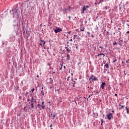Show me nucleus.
Returning a JSON list of instances; mask_svg holds the SVG:
<instances>
[{
  "label": "nucleus",
  "instance_id": "nucleus-1",
  "mask_svg": "<svg viewBox=\"0 0 129 129\" xmlns=\"http://www.w3.org/2000/svg\"><path fill=\"white\" fill-rule=\"evenodd\" d=\"M75 38L78 40H81V39H82V36L79 33L77 35H75L74 36L73 39L75 40Z\"/></svg>",
  "mask_w": 129,
  "mask_h": 129
},
{
  "label": "nucleus",
  "instance_id": "nucleus-2",
  "mask_svg": "<svg viewBox=\"0 0 129 129\" xmlns=\"http://www.w3.org/2000/svg\"><path fill=\"white\" fill-rule=\"evenodd\" d=\"M12 12L14 16H16L18 17V16H19V13H18V9L16 8L15 9L13 10Z\"/></svg>",
  "mask_w": 129,
  "mask_h": 129
},
{
  "label": "nucleus",
  "instance_id": "nucleus-3",
  "mask_svg": "<svg viewBox=\"0 0 129 129\" xmlns=\"http://www.w3.org/2000/svg\"><path fill=\"white\" fill-rule=\"evenodd\" d=\"M54 31L55 33H61L62 29L60 27H56Z\"/></svg>",
  "mask_w": 129,
  "mask_h": 129
},
{
  "label": "nucleus",
  "instance_id": "nucleus-4",
  "mask_svg": "<svg viewBox=\"0 0 129 129\" xmlns=\"http://www.w3.org/2000/svg\"><path fill=\"white\" fill-rule=\"evenodd\" d=\"M92 80V81H97L98 80V79H97L96 77H94V75L91 76L89 80Z\"/></svg>",
  "mask_w": 129,
  "mask_h": 129
},
{
  "label": "nucleus",
  "instance_id": "nucleus-5",
  "mask_svg": "<svg viewBox=\"0 0 129 129\" xmlns=\"http://www.w3.org/2000/svg\"><path fill=\"white\" fill-rule=\"evenodd\" d=\"M106 117L107 119H109V120H110L112 117H113V116L112 115V113H109L106 115Z\"/></svg>",
  "mask_w": 129,
  "mask_h": 129
},
{
  "label": "nucleus",
  "instance_id": "nucleus-6",
  "mask_svg": "<svg viewBox=\"0 0 129 129\" xmlns=\"http://www.w3.org/2000/svg\"><path fill=\"white\" fill-rule=\"evenodd\" d=\"M106 85V84L105 83V82H102L101 85V88H102V89H104Z\"/></svg>",
  "mask_w": 129,
  "mask_h": 129
},
{
  "label": "nucleus",
  "instance_id": "nucleus-7",
  "mask_svg": "<svg viewBox=\"0 0 129 129\" xmlns=\"http://www.w3.org/2000/svg\"><path fill=\"white\" fill-rule=\"evenodd\" d=\"M88 8H89V6H84L83 8V11L85 12L88 9Z\"/></svg>",
  "mask_w": 129,
  "mask_h": 129
},
{
  "label": "nucleus",
  "instance_id": "nucleus-8",
  "mask_svg": "<svg viewBox=\"0 0 129 129\" xmlns=\"http://www.w3.org/2000/svg\"><path fill=\"white\" fill-rule=\"evenodd\" d=\"M44 101H42L41 102L42 105L41 106L42 109H45V105H44Z\"/></svg>",
  "mask_w": 129,
  "mask_h": 129
},
{
  "label": "nucleus",
  "instance_id": "nucleus-9",
  "mask_svg": "<svg viewBox=\"0 0 129 129\" xmlns=\"http://www.w3.org/2000/svg\"><path fill=\"white\" fill-rule=\"evenodd\" d=\"M65 49H66L67 52H68V53H69V52L71 51V50H70V49H69V48H68L67 47H66Z\"/></svg>",
  "mask_w": 129,
  "mask_h": 129
},
{
  "label": "nucleus",
  "instance_id": "nucleus-10",
  "mask_svg": "<svg viewBox=\"0 0 129 129\" xmlns=\"http://www.w3.org/2000/svg\"><path fill=\"white\" fill-rule=\"evenodd\" d=\"M121 43H122V40H120V38L119 39V45L120 46H122V44H121Z\"/></svg>",
  "mask_w": 129,
  "mask_h": 129
},
{
  "label": "nucleus",
  "instance_id": "nucleus-11",
  "mask_svg": "<svg viewBox=\"0 0 129 129\" xmlns=\"http://www.w3.org/2000/svg\"><path fill=\"white\" fill-rule=\"evenodd\" d=\"M51 115L52 116V119H54V118H55V117H56V115L55 114H53L52 113L51 114Z\"/></svg>",
  "mask_w": 129,
  "mask_h": 129
},
{
  "label": "nucleus",
  "instance_id": "nucleus-12",
  "mask_svg": "<svg viewBox=\"0 0 129 129\" xmlns=\"http://www.w3.org/2000/svg\"><path fill=\"white\" fill-rule=\"evenodd\" d=\"M66 60H70V54L67 55Z\"/></svg>",
  "mask_w": 129,
  "mask_h": 129
},
{
  "label": "nucleus",
  "instance_id": "nucleus-13",
  "mask_svg": "<svg viewBox=\"0 0 129 129\" xmlns=\"http://www.w3.org/2000/svg\"><path fill=\"white\" fill-rule=\"evenodd\" d=\"M104 67H105V68L108 69V68L109 67V66L108 65V64L106 63V64L104 65Z\"/></svg>",
  "mask_w": 129,
  "mask_h": 129
},
{
  "label": "nucleus",
  "instance_id": "nucleus-14",
  "mask_svg": "<svg viewBox=\"0 0 129 129\" xmlns=\"http://www.w3.org/2000/svg\"><path fill=\"white\" fill-rule=\"evenodd\" d=\"M60 70H62V68H63V63H60Z\"/></svg>",
  "mask_w": 129,
  "mask_h": 129
},
{
  "label": "nucleus",
  "instance_id": "nucleus-15",
  "mask_svg": "<svg viewBox=\"0 0 129 129\" xmlns=\"http://www.w3.org/2000/svg\"><path fill=\"white\" fill-rule=\"evenodd\" d=\"M34 101V97H32L31 102V103H33V102Z\"/></svg>",
  "mask_w": 129,
  "mask_h": 129
},
{
  "label": "nucleus",
  "instance_id": "nucleus-16",
  "mask_svg": "<svg viewBox=\"0 0 129 129\" xmlns=\"http://www.w3.org/2000/svg\"><path fill=\"white\" fill-rule=\"evenodd\" d=\"M40 42H43V46L45 45V44H46V42H45V41H44V40H41Z\"/></svg>",
  "mask_w": 129,
  "mask_h": 129
},
{
  "label": "nucleus",
  "instance_id": "nucleus-17",
  "mask_svg": "<svg viewBox=\"0 0 129 129\" xmlns=\"http://www.w3.org/2000/svg\"><path fill=\"white\" fill-rule=\"evenodd\" d=\"M100 55L103 56V58H104V56H105V55H104V54H103V53H100Z\"/></svg>",
  "mask_w": 129,
  "mask_h": 129
},
{
  "label": "nucleus",
  "instance_id": "nucleus-18",
  "mask_svg": "<svg viewBox=\"0 0 129 129\" xmlns=\"http://www.w3.org/2000/svg\"><path fill=\"white\" fill-rule=\"evenodd\" d=\"M31 107H32V108H34V103H31Z\"/></svg>",
  "mask_w": 129,
  "mask_h": 129
},
{
  "label": "nucleus",
  "instance_id": "nucleus-19",
  "mask_svg": "<svg viewBox=\"0 0 129 129\" xmlns=\"http://www.w3.org/2000/svg\"><path fill=\"white\" fill-rule=\"evenodd\" d=\"M40 106H41V105L40 104H38L37 105V107H39V108H41V107Z\"/></svg>",
  "mask_w": 129,
  "mask_h": 129
},
{
  "label": "nucleus",
  "instance_id": "nucleus-20",
  "mask_svg": "<svg viewBox=\"0 0 129 129\" xmlns=\"http://www.w3.org/2000/svg\"><path fill=\"white\" fill-rule=\"evenodd\" d=\"M101 125H102V123H103V122H104L103 119H101Z\"/></svg>",
  "mask_w": 129,
  "mask_h": 129
},
{
  "label": "nucleus",
  "instance_id": "nucleus-21",
  "mask_svg": "<svg viewBox=\"0 0 129 129\" xmlns=\"http://www.w3.org/2000/svg\"><path fill=\"white\" fill-rule=\"evenodd\" d=\"M31 91H32V92H33V91H35V89L33 88V89L31 90Z\"/></svg>",
  "mask_w": 129,
  "mask_h": 129
},
{
  "label": "nucleus",
  "instance_id": "nucleus-22",
  "mask_svg": "<svg viewBox=\"0 0 129 129\" xmlns=\"http://www.w3.org/2000/svg\"><path fill=\"white\" fill-rule=\"evenodd\" d=\"M84 29H81L80 30V32H84Z\"/></svg>",
  "mask_w": 129,
  "mask_h": 129
},
{
  "label": "nucleus",
  "instance_id": "nucleus-23",
  "mask_svg": "<svg viewBox=\"0 0 129 129\" xmlns=\"http://www.w3.org/2000/svg\"><path fill=\"white\" fill-rule=\"evenodd\" d=\"M125 62H127V63H128V62H129V59H127V60H125Z\"/></svg>",
  "mask_w": 129,
  "mask_h": 129
},
{
  "label": "nucleus",
  "instance_id": "nucleus-24",
  "mask_svg": "<svg viewBox=\"0 0 129 129\" xmlns=\"http://www.w3.org/2000/svg\"><path fill=\"white\" fill-rule=\"evenodd\" d=\"M69 78H71V77H68V79H67V81H69Z\"/></svg>",
  "mask_w": 129,
  "mask_h": 129
},
{
  "label": "nucleus",
  "instance_id": "nucleus-25",
  "mask_svg": "<svg viewBox=\"0 0 129 129\" xmlns=\"http://www.w3.org/2000/svg\"><path fill=\"white\" fill-rule=\"evenodd\" d=\"M70 42H73V40L72 39H71L70 40Z\"/></svg>",
  "mask_w": 129,
  "mask_h": 129
},
{
  "label": "nucleus",
  "instance_id": "nucleus-26",
  "mask_svg": "<svg viewBox=\"0 0 129 129\" xmlns=\"http://www.w3.org/2000/svg\"><path fill=\"white\" fill-rule=\"evenodd\" d=\"M113 44L114 45H116V44H117V43L116 42H113Z\"/></svg>",
  "mask_w": 129,
  "mask_h": 129
},
{
  "label": "nucleus",
  "instance_id": "nucleus-27",
  "mask_svg": "<svg viewBox=\"0 0 129 129\" xmlns=\"http://www.w3.org/2000/svg\"><path fill=\"white\" fill-rule=\"evenodd\" d=\"M127 114H129V109H127Z\"/></svg>",
  "mask_w": 129,
  "mask_h": 129
},
{
  "label": "nucleus",
  "instance_id": "nucleus-28",
  "mask_svg": "<svg viewBox=\"0 0 129 129\" xmlns=\"http://www.w3.org/2000/svg\"><path fill=\"white\" fill-rule=\"evenodd\" d=\"M100 56V54H97V55H96V57H97V56Z\"/></svg>",
  "mask_w": 129,
  "mask_h": 129
},
{
  "label": "nucleus",
  "instance_id": "nucleus-29",
  "mask_svg": "<svg viewBox=\"0 0 129 129\" xmlns=\"http://www.w3.org/2000/svg\"><path fill=\"white\" fill-rule=\"evenodd\" d=\"M121 108L123 109V108H124L123 105H121Z\"/></svg>",
  "mask_w": 129,
  "mask_h": 129
},
{
  "label": "nucleus",
  "instance_id": "nucleus-30",
  "mask_svg": "<svg viewBox=\"0 0 129 129\" xmlns=\"http://www.w3.org/2000/svg\"><path fill=\"white\" fill-rule=\"evenodd\" d=\"M50 126V127H52L53 126V124H51Z\"/></svg>",
  "mask_w": 129,
  "mask_h": 129
},
{
  "label": "nucleus",
  "instance_id": "nucleus-31",
  "mask_svg": "<svg viewBox=\"0 0 129 129\" xmlns=\"http://www.w3.org/2000/svg\"><path fill=\"white\" fill-rule=\"evenodd\" d=\"M117 60L116 59H115L113 60V62L114 63L115 62H116Z\"/></svg>",
  "mask_w": 129,
  "mask_h": 129
},
{
  "label": "nucleus",
  "instance_id": "nucleus-32",
  "mask_svg": "<svg viewBox=\"0 0 129 129\" xmlns=\"http://www.w3.org/2000/svg\"><path fill=\"white\" fill-rule=\"evenodd\" d=\"M41 93H42V95H44V92L43 91H41Z\"/></svg>",
  "mask_w": 129,
  "mask_h": 129
},
{
  "label": "nucleus",
  "instance_id": "nucleus-33",
  "mask_svg": "<svg viewBox=\"0 0 129 129\" xmlns=\"http://www.w3.org/2000/svg\"><path fill=\"white\" fill-rule=\"evenodd\" d=\"M63 68H64V69H66V66H63Z\"/></svg>",
  "mask_w": 129,
  "mask_h": 129
},
{
  "label": "nucleus",
  "instance_id": "nucleus-34",
  "mask_svg": "<svg viewBox=\"0 0 129 129\" xmlns=\"http://www.w3.org/2000/svg\"><path fill=\"white\" fill-rule=\"evenodd\" d=\"M99 48H100V49H103V47H102L101 46H99Z\"/></svg>",
  "mask_w": 129,
  "mask_h": 129
},
{
  "label": "nucleus",
  "instance_id": "nucleus-35",
  "mask_svg": "<svg viewBox=\"0 0 129 129\" xmlns=\"http://www.w3.org/2000/svg\"><path fill=\"white\" fill-rule=\"evenodd\" d=\"M75 84L76 83H74L73 87H75Z\"/></svg>",
  "mask_w": 129,
  "mask_h": 129
},
{
  "label": "nucleus",
  "instance_id": "nucleus-36",
  "mask_svg": "<svg viewBox=\"0 0 129 129\" xmlns=\"http://www.w3.org/2000/svg\"><path fill=\"white\" fill-rule=\"evenodd\" d=\"M125 109H126V110H127V109H128V108H127V107H125Z\"/></svg>",
  "mask_w": 129,
  "mask_h": 129
},
{
  "label": "nucleus",
  "instance_id": "nucleus-37",
  "mask_svg": "<svg viewBox=\"0 0 129 129\" xmlns=\"http://www.w3.org/2000/svg\"><path fill=\"white\" fill-rule=\"evenodd\" d=\"M101 3V1H100L99 3H98V4L99 5Z\"/></svg>",
  "mask_w": 129,
  "mask_h": 129
},
{
  "label": "nucleus",
  "instance_id": "nucleus-38",
  "mask_svg": "<svg viewBox=\"0 0 129 129\" xmlns=\"http://www.w3.org/2000/svg\"><path fill=\"white\" fill-rule=\"evenodd\" d=\"M119 106H121V104L120 103L119 104Z\"/></svg>",
  "mask_w": 129,
  "mask_h": 129
},
{
  "label": "nucleus",
  "instance_id": "nucleus-39",
  "mask_svg": "<svg viewBox=\"0 0 129 129\" xmlns=\"http://www.w3.org/2000/svg\"><path fill=\"white\" fill-rule=\"evenodd\" d=\"M92 38H94V36H93V35H92Z\"/></svg>",
  "mask_w": 129,
  "mask_h": 129
},
{
  "label": "nucleus",
  "instance_id": "nucleus-40",
  "mask_svg": "<svg viewBox=\"0 0 129 129\" xmlns=\"http://www.w3.org/2000/svg\"><path fill=\"white\" fill-rule=\"evenodd\" d=\"M102 116H103V117H104V116H105L104 114H103Z\"/></svg>",
  "mask_w": 129,
  "mask_h": 129
},
{
  "label": "nucleus",
  "instance_id": "nucleus-41",
  "mask_svg": "<svg viewBox=\"0 0 129 129\" xmlns=\"http://www.w3.org/2000/svg\"><path fill=\"white\" fill-rule=\"evenodd\" d=\"M39 45H40V46H42V43H40L39 44Z\"/></svg>",
  "mask_w": 129,
  "mask_h": 129
},
{
  "label": "nucleus",
  "instance_id": "nucleus-42",
  "mask_svg": "<svg viewBox=\"0 0 129 129\" xmlns=\"http://www.w3.org/2000/svg\"><path fill=\"white\" fill-rule=\"evenodd\" d=\"M69 19L70 20V19L71 18V16H69Z\"/></svg>",
  "mask_w": 129,
  "mask_h": 129
},
{
  "label": "nucleus",
  "instance_id": "nucleus-43",
  "mask_svg": "<svg viewBox=\"0 0 129 129\" xmlns=\"http://www.w3.org/2000/svg\"><path fill=\"white\" fill-rule=\"evenodd\" d=\"M115 96H117V94H115Z\"/></svg>",
  "mask_w": 129,
  "mask_h": 129
},
{
  "label": "nucleus",
  "instance_id": "nucleus-44",
  "mask_svg": "<svg viewBox=\"0 0 129 129\" xmlns=\"http://www.w3.org/2000/svg\"><path fill=\"white\" fill-rule=\"evenodd\" d=\"M76 49H78V46H76Z\"/></svg>",
  "mask_w": 129,
  "mask_h": 129
},
{
  "label": "nucleus",
  "instance_id": "nucleus-45",
  "mask_svg": "<svg viewBox=\"0 0 129 129\" xmlns=\"http://www.w3.org/2000/svg\"><path fill=\"white\" fill-rule=\"evenodd\" d=\"M88 98H90V95L89 96Z\"/></svg>",
  "mask_w": 129,
  "mask_h": 129
},
{
  "label": "nucleus",
  "instance_id": "nucleus-46",
  "mask_svg": "<svg viewBox=\"0 0 129 129\" xmlns=\"http://www.w3.org/2000/svg\"><path fill=\"white\" fill-rule=\"evenodd\" d=\"M127 26L128 27V28H129V25H128V24H127Z\"/></svg>",
  "mask_w": 129,
  "mask_h": 129
},
{
  "label": "nucleus",
  "instance_id": "nucleus-47",
  "mask_svg": "<svg viewBox=\"0 0 129 129\" xmlns=\"http://www.w3.org/2000/svg\"><path fill=\"white\" fill-rule=\"evenodd\" d=\"M101 2V3H102V2H103V0H102V1H100Z\"/></svg>",
  "mask_w": 129,
  "mask_h": 129
},
{
  "label": "nucleus",
  "instance_id": "nucleus-48",
  "mask_svg": "<svg viewBox=\"0 0 129 129\" xmlns=\"http://www.w3.org/2000/svg\"><path fill=\"white\" fill-rule=\"evenodd\" d=\"M88 35H90V33H88Z\"/></svg>",
  "mask_w": 129,
  "mask_h": 129
},
{
  "label": "nucleus",
  "instance_id": "nucleus-49",
  "mask_svg": "<svg viewBox=\"0 0 129 129\" xmlns=\"http://www.w3.org/2000/svg\"><path fill=\"white\" fill-rule=\"evenodd\" d=\"M37 77H39V75H37Z\"/></svg>",
  "mask_w": 129,
  "mask_h": 129
},
{
  "label": "nucleus",
  "instance_id": "nucleus-50",
  "mask_svg": "<svg viewBox=\"0 0 129 129\" xmlns=\"http://www.w3.org/2000/svg\"><path fill=\"white\" fill-rule=\"evenodd\" d=\"M112 112H114V111H112Z\"/></svg>",
  "mask_w": 129,
  "mask_h": 129
},
{
  "label": "nucleus",
  "instance_id": "nucleus-51",
  "mask_svg": "<svg viewBox=\"0 0 129 129\" xmlns=\"http://www.w3.org/2000/svg\"><path fill=\"white\" fill-rule=\"evenodd\" d=\"M65 11H68V9H66Z\"/></svg>",
  "mask_w": 129,
  "mask_h": 129
},
{
  "label": "nucleus",
  "instance_id": "nucleus-52",
  "mask_svg": "<svg viewBox=\"0 0 129 129\" xmlns=\"http://www.w3.org/2000/svg\"><path fill=\"white\" fill-rule=\"evenodd\" d=\"M126 33H129V31H127Z\"/></svg>",
  "mask_w": 129,
  "mask_h": 129
},
{
  "label": "nucleus",
  "instance_id": "nucleus-53",
  "mask_svg": "<svg viewBox=\"0 0 129 129\" xmlns=\"http://www.w3.org/2000/svg\"><path fill=\"white\" fill-rule=\"evenodd\" d=\"M52 73H53V74L55 73V72H53Z\"/></svg>",
  "mask_w": 129,
  "mask_h": 129
},
{
  "label": "nucleus",
  "instance_id": "nucleus-54",
  "mask_svg": "<svg viewBox=\"0 0 129 129\" xmlns=\"http://www.w3.org/2000/svg\"><path fill=\"white\" fill-rule=\"evenodd\" d=\"M74 83H75L76 82V81H74Z\"/></svg>",
  "mask_w": 129,
  "mask_h": 129
},
{
  "label": "nucleus",
  "instance_id": "nucleus-55",
  "mask_svg": "<svg viewBox=\"0 0 129 129\" xmlns=\"http://www.w3.org/2000/svg\"><path fill=\"white\" fill-rule=\"evenodd\" d=\"M42 89H44V88H43V87H42Z\"/></svg>",
  "mask_w": 129,
  "mask_h": 129
},
{
  "label": "nucleus",
  "instance_id": "nucleus-56",
  "mask_svg": "<svg viewBox=\"0 0 129 129\" xmlns=\"http://www.w3.org/2000/svg\"><path fill=\"white\" fill-rule=\"evenodd\" d=\"M69 9H70V7H69Z\"/></svg>",
  "mask_w": 129,
  "mask_h": 129
},
{
  "label": "nucleus",
  "instance_id": "nucleus-57",
  "mask_svg": "<svg viewBox=\"0 0 129 129\" xmlns=\"http://www.w3.org/2000/svg\"><path fill=\"white\" fill-rule=\"evenodd\" d=\"M95 5H97L96 3H95Z\"/></svg>",
  "mask_w": 129,
  "mask_h": 129
},
{
  "label": "nucleus",
  "instance_id": "nucleus-58",
  "mask_svg": "<svg viewBox=\"0 0 129 129\" xmlns=\"http://www.w3.org/2000/svg\"><path fill=\"white\" fill-rule=\"evenodd\" d=\"M68 44H69V42H68Z\"/></svg>",
  "mask_w": 129,
  "mask_h": 129
},
{
  "label": "nucleus",
  "instance_id": "nucleus-59",
  "mask_svg": "<svg viewBox=\"0 0 129 129\" xmlns=\"http://www.w3.org/2000/svg\"><path fill=\"white\" fill-rule=\"evenodd\" d=\"M57 91H59V90H57Z\"/></svg>",
  "mask_w": 129,
  "mask_h": 129
},
{
  "label": "nucleus",
  "instance_id": "nucleus-60",
  "mask_svg": "<svg viewBox=\"0 0 129 129\" xmlns=\"http://www.w3.org/2000/svg\"><path fill=\"white\" fill-rule=\"evenodd\" d=\"M26 33H24V35H25Z\"/></svg>",
  "mask_w": 129,
  "mask_h": 129
},
{
  "label": "nucleus",
  "instance_id": "nucleus-61",
  "mask_svg": "<svg viewBox=\"0 0 129 129\" xmlns=\"http://www.w3.org/2000/svg\"><path fill=\"white\" fill-rule=\"evenodd\" d=\"M122 63H123V61H122Z\"/></svg>",
  "mask_w": 129,
  "mask_h": 129
},
{
  "label": "nucleus",
  "instance_id": "nucleus-62",
  "mask_svg": "<svg viewBox=\"0 0 129 129\" xmlns=\"http://www.w3.org/2000/svg\"><path fill=\"white\" fill-rule=\"evenodd\" d=\"M72 75H73V74H72Z\"/></svg>",
  "mask_w": 129,
  "mask_h": 129
},
{
  "label": "nucleus",
  "instance_id": "nucleus-63",
  "mask_svg": "<svg viewBox=\"0 0 129 129\" xmlns=\"http://www.w3.org/2000/svg\"><path fill=\"white\" fill-rule=\"evenodd\" d=\"M48 103H50V102H48Z\"/></svg>",
  "mask_w": 129,
  "mask_h": 129
},
{
  "label": "nucleus",
  "instance_id": "nucleus-64",
  "mask_svg": "<svg viewBox=\"0 0 129 129\" xmlns=\"http://www.w3.org/2000/svg\"><path fill=\"white\" fill-rule=\"evenodd\" d=\"M69 33H71V32H69Z\"/></svg>",
  "mask_w": 129,
  "mask_h": 129
}]
</instances>
